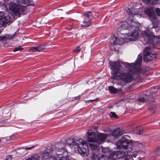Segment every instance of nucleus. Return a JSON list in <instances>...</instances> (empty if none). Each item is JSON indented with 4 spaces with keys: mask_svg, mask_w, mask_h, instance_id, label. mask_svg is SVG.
<instances>
[{
    "mask_svg": "<svg viewBox=\"0 0 160 160\" xmlns=\"http://www.w3.org/2000/svg\"><path fill=\"white\" fill-rule=\"evenodd\" d=\"M142 58L138 56L134 63L126 62L124 63L125 67L128 71L125 72L121 70L122 66L118 61L109 62L110 65L112 70L111 78L116 80H120L122 82L119 84L122 86L126 83L131 82L133 80L140 78L139 73L141 71V64Z\"/></svg>",
    "mask_w": 160,
    "mask_h": 160,
    "instance_id": "1",
    "label": "nucleus"
},
{
    "mask_svg": "<svg viewBox=\"0 0 160 160\" xmlns=\"http://www.w3.org/2000/svg\"><path fill=\"white\" fill-rule=\"evenodd\" d=\"M17 4L13 3L9 6L8 12L14 18H17L20 17L21 14H25L27 13L26 7L21 4L26 6H33L34 2L32 0H17Z\"/></svg>",
    "mask_w": 160,
    "mask_h": 160,
    "instance_id": "2",
    "label": "nucleus"
},
{
    "mask_svg": "<svg viewBox=\"0 0 160 160\" xmlns=\"http://www.w3.org/2000/svg\"><path fill=\"white\" fill-rule=\"evenodd\" d=\"M88 134L87 140L89 142V146L92 150L98 149V144L102 143L107 136V134L100 133L97 135L96 138L95 133L91 130L88 132Z\"/></svg>",
    "mask_w": 160,
    "mask_h": 160,
    "instance_id": "3",
    "label": "nucleus"
},
{
    "mask_svg": "<svg viewBox=\"0 0 160 160\" xmlns=\"http://www.w3.org/2000/svg\"><path fill=\"white\" fill-rule=\"evenodd\" d=\"M66 144L70 146H77L78 152L83 156L86 154L88 148L87 142L83 141L81 139L76 141L72 139H67Z\"/></svg>",
    "mask_w": 160,
    "mask_h": 160,
    "instance_id": "4",
    "label": "nucleus"
},
{
    "mask_svg": "<svg viewBox=\"0 0 160 160\" xmlns=\"http://www.w3.org/2000/svg\"><path fill=\"white\" fill-rule=\"evenodd\" d=\"M141 35L146 43H150L154 46L157 44H160V38L155 36L147 30L142 32Z\"/></svg>",
    "mask_w": 160,
    "mask_h": 160,
    "instance_id": "5",
    "label": "nucleus"
},
{
    "mask_svg": "<svg viewBox=\"0 0 160 160\" xmlns=\"http://www.w3.org/2000/svg\"><path fill=\"white\" fill-rule=\"evenodd\" d=\"M153 49V47L152 46H148L145 47L143 52V60L144 62H147L156 58V54L151 53Z\"/></svg>",
    "mask_w": 160,
    "mask_h": 160,
    "instance_id": "6",
    "label": "nucleus"
},
{
    "mask_svg": "<svg viewBox=\"0 0 160 160\" xmlns=\"http://www.w3.org/2000/svg\"><path fill=\"white\" fill-rule=\"evenodd\" d=\"M110 157L114 160H128V152L126 151H118L112 152L111 153Z\"/></svg>",
    "mask_w": 160,
    "mask_h": 160,
    "instance_id": "7",
    "label": "nucleus"
},
{
    "mask_svg": "<svg viewBox=\"0 0 160 160\" xmlns=\"http://www.w3.org/2000/svg\"><path fill=\"white\" fill-rule=\"evenodd\" d=\"M83 17V23L82 26L85 27L90 26L92 24L91 21L94 17L92 13L89 11L86 12H84Z\"/></svg>",
    "mask_w": 160,
    "mask_h": 160,
    "instance_id": "8",
    "label": "nucleus"
},
{
    "mask_svg": "<svg viewBox=\"0 0 160 160\" xmlns=\"http://www.w3.org/2000/svg\"><path fill=\"white\" fill-rule=\"evenodd\" d=\"M143 11L144 13L152 21L153 24H154V22H156L157 21L156 19V15L155 13L154 9L153 8H144Z\"/></svg>",
    "mask_w": 160,
    "mask_h": 160,
    "instance_id": "9",
    "label": "nucleus"
},
{
    "mask_svg": "<svg viewBox=\"0 0 160 160\" xmlns=\"http://www.w3.org/2000/svg\"><path fill=\"white\" fill-rule=\"evenodd\" d=\"M127 137L130 138L128 135H125L119 140L117 142V145L118 147H122L123 148H126L130 144L131 142L127 138Z\"/></svg>",
    "mask_w": 160,
    "mask_h": 160,
    "instance_id": "10",
    "label": "nucleus"
},
{
    "mask_svg": "<svg viewBox=\"0 0 160 160\" xmlns=\"http://www.w3.org/2000/svg\"><path fill=\"white\" fill-rule=\"evenodd\" d=\"M91 158L92 160H108L107 156L98 153V149L92 150Z\"/></svg>",
    "mask_w": 160,
    "mask_h": 160,
    "instance_id": "11",
    "label": "nucleus"
},
{
    "mask_svg": "<svg viewBox=\"0 0 160 160\" xmlns=\"http://www.w3.org/2000/svg\"><path fill=\"white\" fill-rule=\"evenodd\" d=\"M125 37L126 39H128L130 41L137 40L139 36V33L137 30H134L130 33L125 34Z\"/></svg>",
    "mask_w": 160,
    "mask_h": 160,
    "instance_id": "12",
    "label": "nucleus"
},
{
    "mask_svg": "<svg viewBox=\"0 0 160 160\" xmlns=\"http://www.w3.org/2000/svg\"><path fill=\"white\" fill-rule=\"evenodd\" d=\"M138 11L139 8H137L135 6H132L131 8H128L126 10L127 14L130 16L136 15Z\"/></svg>",
    "mask_w": 160,
    "mask_h": 160,
    "instance_id": "13",
    "label": "nucleus"
},
{
    "mask_svg": "<svg viewBox=\"0 0 160 160\" xmlns=\"http://www.w3.org/2000/svg\"><path fill=\"white\" fill-rule=\"evenodd\" d=\"M124 130L118 128L114 129L111 133L112 136L115 138H117L121 136L123 133Z\"/></svg>",
    "mask_w": 160,
    "mask_h": 160,
    "instance_id": "14",
    "label": "nucleus"
},
{
    "mask_svg": "<svg viewBox=\"0 0 160 160\" xmlns=\"http://www.w3.org/2000/svg\"><path fill=\"white\" fill-rule=\"evenodd\" d=\"M10 17L9 15L4 16L0 18V27L5 23H7L10 20Z\"/></svg>",
    "mask_w": 160,
    "mask_h": 160,
    "instance_id": "15",
    "label": "nucleus"
},
{
    "mask_svg": "<svg viewBox=\"0 0 160 160\" xmlns=\"http://www.w3.org/2000/svg\"><path fill=\"white\" fill-rule=\"evenodd\" d=\"M46 45L43 44L36 47H33L30 48V51L33 52H41L45 48Z\"/></svg>",
    "mask_w": 160,
    "mask_h": 160,
    "instance_id": "16",
    "label": "nucleus"
},
{
    "mask_svg": "<svg viewBox=\"0 0 160 160\" xmlns=\"http://www.w3.org/2000/svg\"><path fill=\"white\" fill-rule=\"evenodd\" d=\"M50 152V150L49 149L46 148L45 150L43 151V153L42 154V157L43 159H48L50 158L51 160H53L52 158H51V157H50V154L49 152Z\"/></svg>",
    "mask_w": 160,
    "mask_h": 160,
    "instance_id": "17",
    "label": "nucleus"
},
{
    "mask_svg": "<svg viewBox=\"0 0 160 160\" xmlns=\"http://www.w3.org/2000/svg\"><path fill=\"white\" fill-rule=\"evenodd\" d=\"M108 89L110 92L111 93H115L120 92L122 91V89L121 88H120L118 89H116L111 86H108Z\"/></svg>",
    "mask_w": 160,
    "mask_h": 160,
    "instance_id": "18",
    "label": "nucleus"
},
{
    "mask_svg": "<svg viewBox=\"0 0 160 160\" xmlns=\"http://www.w3.org/2000/svg\"><path fill=\"white\" fill-rule=\"evenodd\" d=\"M59 156L56 155V157H52L50 158L53 160H68V158L67 157L62 156L61 154H57Z\"/></svg>",
    "mask_w": 160,
    "mask_h": 160,
    "instance_id": "19",
    "label": "nucleus"
},
{
    "mask_svg": "<svg viewBox=\"0 0 160 160\" xmlns=\"http://www.w3.org/2000/svg\"><path fill=\"white\" fill-rule=\"evenodd\" d=\"M148 107H149L150 110L151 112L152 113H154L155 112V110L157 109L156 106V103L154 102H152V103H149Z\"/></svg>",
    "mask_w": 160,
    "mask_h": 160,
    "instance_id": "20",
    "label": "nucleus"
},
{
    "mask_svg": "<svg viewBox=\"0 0 160 160\" xmlns=\"http://www.w3.org/2000/svg\"><path fill=\"white\" fill-rule=\"evenodd\" d=\"M145 3L148 5H154L157 4L159 0H143Z\"/></svg>",
    "mask_w": 160,
    "mask_h": 160,
    "instance_id": "21",
    "label": "nucleus"
},
{
    "mask_svg": "<svg viewBox=\"0 0 160 160\" xmlns=\"http://www.w3.org/2000/svg\"><path fill=\"white\" fill-rule=\"evenodd\" d=\"M134 132L135 133L138 134H141L142 133V129L141 127H137L134 130Z\"/></svg>",
    "mask_w": 160,
    "mask_h": 160,
    "instance_id": "22",
    "label": "nucleus"
},
{
    "mask_svg": "<svg viewBox=\"0 0 160 160\" xmlns=\"http://www.w3.org/2000/svg\"><path fill=\"white\" fill-rule=\"evenodd\" d=\"M27 160H39V157L37 155L32 156L30 158H28Z\"/></svg>",
    "mask_w": 160,
    "mask_h": 160,
    "instance_id": "23",
    "label": "nucleus"
},
{
    "mask_svg": "<svg viewBox=\"0 0 160 160\" xmlns=\"http://www.w3.org/2000/svg\"><path fill=\"white\" fill-rule=\"evenodd\" d=\"M148 100V99L147 98L145 97L140 98L138 100V101L142 102H145Z\"/></svg>",
    "mask_w": 160,
    "mask_h": 160,
    "instance_id": "24",
    "label": "nucleus"
},
{
    "mask_svg": "<svg viewBox=\"0 0 160 160\" xmlns=\"http://www.w3.org/2000/svg\"><path fill=\"white\" fill-rule=\"evenodd\" d=\"M113 43L114 44H121V43L119 41V39L117 37L115 38V40H113Z\"/></svg>",
    "mask_w": 160,
    "mask_h": 160,
    "instance_id": "25",
    "label": "nucleus"
},
{
    "mask_svg": "<svg viewBox=\"0 0 160 160\" xmlns=\"http://www.w3.org/2000/svg\"><path fill=\"white\" fill-rule=\"evenodd\" d=\"M110 116L112 118H118V116L114 112H111L110 114Z\"/></svg>",
    "mask_w": 160,
    "mask_h": 160,
    "instance_id": "26",
    "label": "nucleus"
},
{
    "mask_svg": "<svg viewBox=\"0 0 160 160\" xmlns=\"http://www.w3.org/2000/svg\"><path fill=\"white\" fill-rule=\"evenodd\" d=\"M23 49V48L21 46H19L18 47L15 48L13 50V51L16 52L17 51L22 50Z\"/></svg>",
    "mask_w": 160,
    "mask_h": 160,
    "instance_id": "27",
    "label": "nucleus"
},
{
    "mask_svg": "<svg viewBox=\"0 0 160 160\" xmlns=\"http://www.w3.org/2000/svg\"><path fill=\"white\" fill-rule=\"evenodd\" d=\"M11 39V38H9L8 37H7V36H0V41H2L4 40H5L6 39Z\"/></svg>",
    "mask_w": 160,
    "mask_h": 160,
    "instance_id": "28",
    "label": "nucleus"
},
{
    "mask_svg": "<svg viewBox=\"0 0 160 160\" xmlns=\"http://www.w3.org/2000/svg\"><path fill=\"white\" fill-rule=\"evenodd\" d=\"M80 50L81 49L80 48V46H78L73 50V52L74 53H77L80 51Z\"/></svg>",
    "mask_w": 160,
    "mask_h": 160,
    "instance_id": "29",
    "label": "nucleus"
},
{
    "mask_svg": "<svg viewBox=\"0 0 160 160\" xmlns=\"http://www.w3.org/2000/svg\"><path fill=\"white\" fill-rule=\"evenodd\" d=\"M137 145L138 148H142L144 147L145 145L144 143L142 142L141 143H139L138 145Z\"/></svg>",
    "mask_w": 160,
    "mask_h": 160,
    "instance_id": "30",
    "label": "nucleus"
},
{
    "mask_svg": "<svg viewBox=\"0 0 160 160\" xmlns=\"http://www.w3.org/2000/svg\"><path fill=\"white\" fill-rule=\"evenodd\" d=\"M155 12L158 16L160 17V10L158 8H157L155 9Z\"/></svg>",
    "mask_w": 160,
    "mask_h": 160,
    "instance_id": "31",
    "label": "nucleus"
},
{
    "mask_svg": "<svg viewBox=\"0 0 160 160\" xmlns=\"http://www.w3.org/2000/svg\"><path fill=\"white\" fill-rule=\"evenodd\" d=\"M156 152L158 155H160V146L156 150Z\"/></svg>",
    "mask_w": 160,
    "mask_h": 160,
    "instance_id": "32",
    "label": "nucleus"
},
{
    "mask_svg": "<svg viewBox=\"0 0 160 160\" xmlns=\"http://www.w3.org/2000/svg\"><path fill=\"white\" fill-rule=\"evenodd\" d=\"M99 13L98 12H96L94 13V14H93V16L94 17L93 18L95 19L97 18L98 16Z\"/></svg>",
    "mask_w": 160,
    "mask_h": 160,
    "instance_id": "33",
    "label": "nucleus"
},
{
    "mask_svg": "<svg viewBox=\"0 0 160 160\" xmlns=\"http://www.w3.org/2000/svg\"><path fill=\"white\" fill-rule=\"evenodd\" d=\"M98 98H97L95 99H94L93 100H89L87 101V102H92L93 101H95L96 100H98Z\"/></svg>",
    "mask_w": 160,
    "mask_h": 160,
    "instance_id": "34",
    "label": "nucleus"
},
{
    "mask_svg": "<svg viewBox=\"0 0 160 160\" xmlns=\"http://www.w3.org/2000/svg\"><path fill=\"white\" fill-rule=\"evenodd\" d=\"M6 159L7 160H12L11 156L10 155L7 156L6 158Z\"/></svg>",
    "mask_w": 160,
    "mask_h": 160,
    "instance_id": "35",
    "label": "nucleus"
},
{
    "mask_svg": "<svg viewBox=\"0 0 160 160\" xmlns=\"http://www.w3.org/2000/svg\"><path fill=\"white\" fill-rule=\"evenodd\" d=\"M34 147H35V146H32L31 147H26L25 148V149L26 150L30 149H31L33 148Z\"/></svg>",
    "mask_w": 160,
    "mask_h": 160,
    "instance_id": "36",
    "label": "nucleus"
},
{
    "mask_svg": "<svg viewBox=\"0 0 160 160\" xmlns=\"http://www.w3.org/2000/svg\"><path fill=\"white\" fill-rule=\"evenodd\" d=\"M4 15V13L3 12H0V17H2Z\"/></svg>",
    "mask_w": 160,
    "mask_h": 160,
    "instance_id": "37",
    "label": "nucleus"
},
{
    "mask_svg": "<svg viewBox=\"0 0 160 160\" xmlns=\"http://www.w3.org/2000/svg\"><path fill=\"white\" fill-rule=\"evenodd\" d=\"M80 98V95L78 96L77 97H75V99L78 100Z\"/></svg>",
    "mask_w": 160,
    "mask_h": 160,
    "instance_id": "38",
    "label": "nucleus"
},
{
    "mask_svg": "<svg viewBox=\"0 0 160 160\" xmlns=\"http://www.w3.org/2000/svg\"><path fill=\"white\" fill-rule=\"evenodd\" d=\"M138 158L139 159V160H141L142 159H143L142 158L140 157H138Z\"/></svg>",
    "mask_w": 160,
    "mask_h": 160,
    "instance_id": "39",
    "label": "nucleus"
},
{
    "mask_svg": "<svg viewBox=\"0 0 160 160\" xmlns=\"http://www.w3.org/2000/svg\"><path fill=\"white\" fill-rule=\"evenodd\" d=\"M2 140L0 138V143L1 142Z\"/></svg>",
    "mask_w": 160,
    "mask_h": 160,
    "instance_id": "40",
    "label": "nucleus"
},
{
    "mask_svg": "<svg viewBox=\"0 0 160 160\" xmlns=\"http://www.w3.org/2000/svg\"><path fill=\"white\" fill-rule=\"evenodd\" d=\"M61 149H62V150H63V148H61Z\"/></svg>",
    "mask_w": 160,
    "mask_h": 160,
    "instance_id": "41",
    "label": "nucleus"
},
{
    "mask_svg": "<svg viewBox=\"0 0 160 160\" xmlns=\"http://www.w3.org/2000/svg\"><path fill=\"white\" fill-rule=\"evenodd\" d=\"M119 29V28H118V29Z\"/></svg>",
    "mask_w": 160,
    "mask_h": 160,
    "instance_id": "42",
    "label": "nucleus"
}]
</instances>
